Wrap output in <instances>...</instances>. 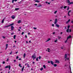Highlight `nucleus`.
<instances>
[{"instance_id":"nucleus-61","label":"nucleus","mask_w":73,"mask_h":73,"mask_svg":"<svg viewBox=\"0 0 73 73\" xmlns=\"http://www.w3.org/2000/svg\"><path fill=\"white\" fill-rule=\"evenodd\" d=\"M48 63H50V61H48Z\"/></svg>"},{"instance_id":"nucleus-25","label":"nucleus","mask_w":73,"mask_h":73,"mask_svg":"<svg viewBox=\"0 0 73 73\" xmlns=\"http://www.w3.org/2000/svg\"><path fill=\"white\" fill-rule=\"evenodd\" d=\"M16 35H14V36L13 38L14 39H16Z\"/></svg>"},{"instance_id":"nucleus-40","label":"nucleus","mask_w":73,"mask_h":73,"mask_svg":"<svg viewBox=\"0 0 73 73\" xmlns=\"http://www.w3.org/2000/svg\"><path fill=\"white\" fill-rule=\"evenodd\" d=\"M69 9V6H68V7L67 8V11H68Z\"/></svg>"},{"instance_id":"nucleus-26","label":"nucleus","mask_w":73,"mask_h":73,"mask_svg":"<svg viewBox=\"0 0 73 73\" xmlns=\"http://www.w3.org/2000/svg\"><path fill=\"white\" fill-rule=\"evenodd\" d=\"M43 68H44V69H46V66L45 65H44L43 66Z\"/></svg>"},{"instance_id":"nucleus-41","label":"nucleus","mask_w":73,"mask_h":73,"mask_svg":"<svg viewBox=\"0 0 73 73\" xmlns=\"http://www.w3.org/2000/svg\"><path fill=\"white\" fill-rule=\"evenodd\" d=\"M33 28L34 29H37V28L36 27H33Z\"/></svg>"},{"instance_id":"nucleus-53","label":"nucleus","mask_w":73,"mask_h":73,"mask_svg":"<svg viewBox=\"0 0 73 73\" xmlns=\"http://www.w3.org/2000/svg\"><path fill=\"white\" fill-rule=\"evenodd\" d=\"M35 5L36 6H37V4H35Z\"/></svg>"},{"instance_id":"nucleus-4","label":"nucleus","mask_w":73,"mask_h":73,"mask_svg":"<svg viewBox=\"0 0 73 73\" xmlns=\"http://www.w3.org/2000/svg\"><path fill=\"white\" fill-rule=\"evenodd\" d=\"M14 28H15V27H14L13 26H11V31H13Z\"/></svg>"},{"instance_id":"nucleus-23","label":"nucleus","mask_w":73,"mask_h":73,"mask_svg":"<svg viewBox=\"0 0 73 73\" xmlns=\"http://www.w3.org/2000/svg\"><path fill=\"white\" fill-rule=\"evenodd\" d=\"M25 56H26V54L24 53L23 55V57L24 58H25Z\"/></svg>"},{"instance_id":"nucleus-16","label":"nucleus","mask_w":73,"mask_h":73,"mask_svg":"<svg viewBox=\"0 0 73 73\" xmlns=\"http://www.w3.org/2000/svg\"><path fill=\"white\" fill-rule=\"evenodd\" d=\"M24 66H23V68H22V70H21L22 72H23V70H24Z\"/></svg>"},{"instance_id":"nucleus-50","label":"nucleus","mask_w":73,"mask_h":73,"mask_svg":"<svg viewBox=\"0 0 73 73\" xmlns=\"http://www.w3.org/2000/svg\"><path fill=\"white\" fill-rule=\"evenodd\" d=\"M69 68H70V70H71V68L70 67V65L69 66Z\"/></svg>"},{"instance_id":"nucleus-55","label":"nucleus","mask_w":73,"mask_h":73,"mask_svg":"<svg viewBox=\"0 0 73 73\" xmlns=\"http://www.w3.org/2000/svg\"><path fill=\"white\" fill-rule=\"evenodd\" d=\"M47 50H50V48H47Z\"/></svg>"},{"instance_id":"nucleus-28","label":"nucleus","mask_w":73,"mask_h":73,"mask_svg":"<svg viewBox=\"0 0 73 73\" xmlns=\"http://www.w3.org/2000/svg\"><path fill=\"white\" fill-rule=\"evenodd\" d=\"M15 9L16 11H17L18 10H19V8H15Z\"/></svg>"},{"instance_id":"nucleus-18","label":"nucleus","mask_w":73,"mask_h":73,"mask_svg":"<svg viewBox=\"0 0 73 73\" xmlns=\"http://www.w3.org/2000/svg\"><path fill=\"white\" fill-rule=\"evenodd\" d=\"M65 56H64V58H67V54H66L65 55Z\"/></svg>"},{"instance_id":"nucleus-10","label":"nucleus","mask_w":73,"mask_h":73,"mask_svg":"<svg viewBox=\"0 0 73 73\" xmlns=\"http://www.w3.org/2000/svg\"><path fill=\"white\" fill-rule=\"evenodd\" d=\"M71 37H72V36L70 35L69 36H68L67 38V40H68V38H70Z\"/></svg>"},{"instance_id":"nucleus-58","label":"nucleus","mask_w":73,"mask_h":73,"mask_svg":"<svg viewBox=\"0 0 73 73\" xmlns=\"http://www.w3.org/2000/svg\"><path fill=\"white\" fill-rule=\"evenodd\" d=\"M62 33H62V32H61L60 33V35H62Z\"/></svg>"},{"instance_id":"nucleus-14","label":"nucleus","mask_w":73,"mask_h":73,"mask_svg":"<svg viewBox=\"0 0 73 73\" xmlns=\"http://www.w3.org/2000/svg\"><path fill=\"white\" fill-rule=\"evenodd\" d=\"M73 4V2H70V3L68 4V5H70V4Z\"/></svg>"},{"instance_id":"nucleus-21","label":"nucleus","mask_w":73,"mask_h":73,"mask_svg":"<svg viewBox=\"0 0 73 73\" xmlns=\"http://www.w3.org/2000/svg\"><path fill=\"white\" fill-rule=\"evenodd\" d=\"M14 25V23H12L10 25H9V26H12V25Z\"/></svg>"},{"instance_id":"nucleus-20","label":"nucleus","mask_w":73,"mask_h":73,"mask_svg":"<svg viewBox=\"0 0 73 73\" xmlns=\"http://www.w3.org/2000/svg\"><path fill=\"white\" fill-rule=\"evenodd\" d=\"M4 19H3L1 21V23H4Z\"/></svg>"},{"instance_id":"nucleus-43","label":"nucleus","mask_w":73,"mask_h":73,"mask_svg":"<svg viewBox=\"0 0 73 73\" xmlns=\"http://www.w3.org/2000/svg\"><path fill=\"white\" fill-rule=\"evenodd\" d=\"M71 31H72V30H71V29H70V30H69V32H70H70H71Z\"/></svg>"},{"instance_id":"nucleus-63","label":"nucleus","mask_w":73,"mask_h":73,"mask_svg":"<svg viewBox=\"0 0 73 73\" xmlns=\"http://www.w3.org/2000/svg\"><path fill=\"white\" fill-rule=\"evenodd\" d=\"M33 64H35V62H33Z\"/></svg>"},{"instance_id":"nucleus-8","label":"nucleus","mask_w":73,"mask_h":73,"mask_svg":"<svg viewBox=\"0 0 73 73\" xmlns=\"http://www.w3.org/2000/svg\"><path fill=\"white\" fill-rule=\"evenodd\" d=\"M5 68H9V66H6L5 67Z\"/></svg>"},{"instance_id":"nucleus-46","label":"nucleus","mask_w":73,"mask_h":73,"mask_svg":"<svg viewBox=\"0 0 73 73\" xmlns=\"http://www.w3.org/2000/svg\"><path fill=\"white\" fill-rule=\"evenodd\" d=\"M58 38H59V39H60V38H61V37L60 36H58Z\"/></svg>"},{"instance_id":"nucleus-51","label":"nucleus","mask_w":73,"mask_h":73,"mask_svg":"<svg viewBox=\"0 0 73 73\" xmlns=\"http://www.w3.org/2000/svg\"><path fill=\"white\" fill-rule=\"evenodd\" d=\"M52 34L53 35H54V34H55V32H54L52 33Z\"/></svg>"},{"instance_id":"nucleus-22","label":"nucleus","mask_w":73,"mask_h":73,"mask_svg":"<svg viewBox=\"0 0 73 73\" xmlns=\"http://www.w3.org/2000/svg\"><path fill=\"white\" fill-rule=\"evenodd\" d=\"M57 64H54V67H56L57 66Z\"/></svg>"},{"instance_id":"nucleus-6","label":"nucleus","mask_w":73,"mask_h":73,"mask_svg":"<svg viewBox=\"0 0 73 73\" xmlns=\"http://www.w3.org/2000/svg\"><path fill=\"white\" fill-rule=\"evenodd\" d=\"M8 44H6V46H5L6 48H5V50H7V48L8 47Z\"/></svg>"},{"instance_id":"nucleus-9","label":"nucleus","mask_w":73,"mask_h":73,"mask_svg":"<svg viewBox=\"0 0 73 73\" xmlns=\"http://www.w3.org/2000/svg\"><path fill=\"white\" fill-rule=\"evenodd\" d=\"M35 2L39 3H40V1H38V0H36L35 1Z\"/></svg>"},{"instance_id":"nucleus-34","label":"nucleus","mask_w":73,"mask_h":73,"mask_svg":"<svg viewBox=\"0 0 73 73\" xmlns=\"http://www.w3.org/2000/svg\"><path fill=\"white\" fill-rule=\"evenodd\" d=\"M42 70H43V68L42 67L40 69V70L42 71Z\"/></svg>"},{"instance_id":"nucleus-35","label":"nucleus","mask_w":73,"mask_h":73,"mask_svg":"<svg viewBox=\"0 0 73 73\" xmlns=\"http://www.w3.org/2000/svg\"><path fill=\"white\" fill-rule=\"evenodd\" d=\"M57 11H55V12H54V14H56V13H57Z\"/></svg>"},{"instance_id":"nucleus-52","label":"nucleus","mask_w":73,"mask_h":73,"mask_svg":"<svg viewBox=\"0 0 73 73\" xmlns=\"http://www.w3.org/2000/svg\"><path fill=\"white\" fill-rule=\"evenodd\" d=\"M19 58V56H17V59H18Z\"/></svg>"},{"instance_id":"nucleus-60","label":"nucleus","mask_w":73,"mask_h":73,"mask_svg":"<svg viewBox=\"0 0 73 73\" xmlns=\"http://www.w3.org/2000/svg\"><path fill=\"white\" fill-rule=\"evenodd\" d=\"M19 66H21V64H19Z\"/></svg>"},{"instance_id":"nucleus-19","label":"nucleus","mask_w":73,"mask_h":73,"mask_svg":"<svg viewBox=\"0 0 73 73\" xmlns=\"http://www.w3.org/2000/svg\"><path fill=\"white\" fill-rule=\"evenodd\" d=\"M50 40V38H49L48 40H46V42H48V41H49Z\"/></svg>"},{"instance_id":"nucleus-44","label":"nucleus","mask_w":73,"mask_h":73,"mask_svg":"<svg viewBox=\"0 0 73 73\" xmlns=\"http://www.w3.org/2000/svg\"><path fill=\"white\" fill-rule=\"evenodd\" d=\"M27 66L28 67V68H29L30 66H29V64H27Z\"/></svg>"},{"instance_id":"nucleus-62","label":"nucleus","mask_w":73,"mask_h":73,"mask_svg":"<svg viewBox=\"0 0 73 73\" xmlns=\"http://www.w3.org/2000/svg\"><path fill=\"white\" fill-rule=\"evenodd\" d=\"M12 51L11 52V53H10V54H12Z\"/></svg>"},{"instance_id":"nucleus-11","label":"nucleus","mask_w":73,"mask_h":73,"mask_svg":"<svg viewBox=\"0 0 73 73\" xmlns=\"http://www.w3.org/2000/svg\"><path fill=\"white\" fill-rule=\"evenodd\" d=\"M51 64H52V65H53L54 64V62H53V61L51 60L50 61Z\"/></svg>"},{"instance_id":"nucleus-39","label":"nucleus","mask_w":73,"mask_h":73,"mask_svg":"<svg viewBox=\"0 0 73 73\" xmlns=\"http://www.w3.org/2000/svg\"><path fill=\"white\" fill-rule=\"evenodd\" d=\"M24 32H23L21 33V35H24Z\"/></svg>"},{"instance_id":"nucleus-49","label":"nucleus","mask_w":73,"mask_h":73,"mask_svg":"<svg viewBox=\"0 0 73 73\" xmlns=\"http://www.w3.org/2000/svg\"><path fill=\"white\" fill-rule=\"evenodd\" d=\"M70 12H71V10L69 11L68 12V13H70Z\"/></svg>"},{"instance_id":"nucleus-3","label":"nucleus","mask_w":73,"mask_h":73,"mask_svg":"<svg viewBox=\"0 0 73 73\" xmlns=\"http://www.w3.org/2000/svg\"><path fill=\"white\" fill-rule=\"evenodd\" d=\"M55 63H60V62L58 60H55Z\"/></svg>"},{"instance_id":"nucleus-57","label":"nucleus","mask_w":73,"mask_h":73,"mask_svg":"<svg viewBox=\"0 0 73 73\" xmlns=\"http://www.w3.org/2000/svg\"><path fill=\"white\" fill-rule=\"evenodd\" d=\"M25 37H26V38H27V35H25Z\"/></svg>"},{"instance_id":"nucleus-33","label":"nucleus","mask_w":73,"mask_h":73,"mask_svg":"<svg viewBox=\"0 0 73 73\" xmlns=\"http://www.w3.org/2000/svg\"><path fill=\"white\" fill-rule=\"evenodd\" d=\"M2 63L3 64H5V61H3V62Z\"/></svg>"},{"instance_id":"nucleus-2","label":"nucleus","mask_w":73,"mask_h":73,"mask_svg":"<svg viewBox=\"0 0 73 73\" xmlns=\"http://www.w3.org/2000/svg\"><path fill=\"white\" fill-rule=\"evenodd\" d=\"M16 17L15 15H12L11 17V19H15Z\"/></svg>"},{"instance_id":"nucleus-42","label":"nucleus","mask_w":73,"mask_h":73,"mask_svg":"<svg viewBox=\"0 0 73 73\" xmlns=\"http://www.w3.org/2000/svg\"><path fill=\"white\" fill-rule=\"evenodd\" d=\"M64 8V6H62L61 7H60V8L61 9H62V8Z\"/></svg>"},{"instance_id":"nucleus-1","label":"nucleus","mask_w":73,"mask_h":73,"mask_svg":"<svg viewBox=\"0 0 73 73\" xmlns=\"http://www.w3.org/2000/svg\"><path fill=\"white\" fill-rule=\"evenodd\" d=\"M32 58H33V60L35 59V58H36V56L35 55H33L32 56Z\"/></svg>"},{"instance_id":"nucleus-56","label":"nucleus","mask_w":73,"mask_h":73,"mask_svg":"<svg viewBox=\"0 0 73 73\" xmlns=\"http://www.w3.org/2000/svg\"><path fill=\"white\" fill-rule=\"evenodd\" d=\"M48 5H50V3L49 2L48 3Z\"/></svg>"},{"instance_id":"nucleus-54","label":"nucleus","mask_w":73,"mask_h":73,"mask_svg":"<svg viewBox=\"0 0 73 73\" xmlns=\"http://www.w3.org/2000/svg\"><path fill=\"white\" fill-rule=\"evenodd\" d=\"M63 48H64V47H61V49H63Z\"/></svg>"},{"instance_id":"nucleus-30","label":"nucleus","mask_w":73,"mask_h":73,"mask_svg":"<svg viewBox=\"0 0 73 73\" xmlns=\"http://www.w3.org/2000/svg\"><path fill=\"white\" fill-rule=\"evenodd\" d=\"M38 57H37L36 58V60L37 61H38Z\"/></svg>"},{"instance_id":"nucleus-13","label":"nucleus","mask_w":73,"mask_h":73,"mask_svg":"<svg viewBox=\"0 0 73 73\" xmlns=\"http://www.w3.org/2000/svg\"><path fill=\"white\" fill-rule=\"evenodd\" d=\"M70 19H69L66 22V24H68V23H69L70 22Z\"/></svg>"},{"instance_id":"nucleus-36","label":"nucleus","mask_w":73,"mask_h":73,"mask_svg":"<svg viewBox=\"0 0 73 73\" xmlns=\"http://www.w3.org/2000/svg\"><path fill=\"white\" fill-rule=\"evenodd\" d=\"M41 56H40L39 57V60H40V59H41Z\"/></svg>"},{"instance_id":"nucleus-38","label":"nucleus","mask_w":73,"mask_h":73,"mask_svg":"<svg viewBox=\"0 0 73 73\" xmlns=\"http://www.w3.org/2000/svg\"><path fill=\"white\" fill-rule=\"evenodd\" d=\"M2 37L3 38H4V39H5V37L4 36H3Z\"/></svg>"},{"instance_id":"nucleus-37","label":"nucleus","mask_w":73,"mask_h":73,"mask_svg":"<svg viewBox=\"0 0 73 73\" xmlns=\"http://www.w3.org/2000/svg\"><path fill=\"white\" fill-rule=\"evenodd\" d=\"M66 7H67V6H65L64 7V9H65V8H66Z\"/></svg>"},{"instance_id":"nucleus-15","label":"nucleus","mask_w":73,"mask_h":73,"mask_svg":"<svg viewBox=\"0 0 73 73\" xmlns=\"http://www.w3.org/2000/svg\"><path fill=\"white\" fill-rule=\"evenodd\" d=\"M66 2L68 3V4H69L70 2L69 0H67Z\"/></svg>"},{"instance_id":"nucleus-64","label":"nucleus","mask_w":73,"mask_h":73,"mask_svg":"<svg viewBox=\"0 0 73 73\" xmlns=\"http://www.w3.org/2000/svg\"><path fill=\"white\" fill-rule=\"evenodd\" d=\"M71 23H72V24H73V21H72L71 22Z\"/></svg>"},{"instance_id":"nucleus-17","label":"nucleus","mask_w":73,"mask_h":73,"mask_svg":"<svg viewBox=\"0 0 73 73\" xmlns=\"http://www.w3.org/2000/svg\"><path fill=\"white\" fill-rule=\"evenodd\" d=\"M69 29H67V30L66 31V32H68V33H69Z\"/></svg>"},{"instance_id":"nucleus-24","label":"nucleus","mask_w":73,"mask_h":73,"mask_svg":"<svg viewBox=\"0 0 73 73\" xmlns=\"http://www.w3.org/2000/svg\"><path fill=\"white\" fill-rule=\"evenodd\" d=\"M18 23H21V20H19L17 22Z\"/></svg>"},{"instance_id":"nucleus-29","label":"nucleus","mask_w":73,"mask_h":73,"mask_svg":"<svg viewBox=\"0 0 73 73\" xmlns=\"http://www.w3.org/2000/svg\"><path fill=\"white\" fill-rule=\"evenodd\" d=\"M9 27V25L7 26H5L4 27L5 28H7V27Z\"/></svg>"},{"instance_id":"nucleus-48","label":"nucleus","mask_w":73,"mask_h":73,"mask_svg":"<svg viewBox=\"0 0 73 73\" xmlns=\"http://www.w3.org/2000/svg\"><path fill=\"white\" fill-rule=\"evenodd\" d=\"M14 1H15L14 0H12V3H13Z\"/></svg>"},{"instance_id":"nucleus-45","label":"nucleus","mask_w":73,"mask_h":73,"mask_svg":"<svg viewBox=\"0 0 73 73\" xmlns=\"http://www.w3.org/2000/svg\"><path fill=\"white\" fill-rule=\"evenodd\" d=\"M54 24H52V27H54Z\"/></svg>"},{"instance_id":"nucleus-47","label":"nucleus","mask_w":73,"mask_h":73,"mask_svg":"<svg viewBox=\"0 0 73 73\" xmlns=\"http://www.w3.org/2000/svg\"><path fill=\"white\" fill-rule=\"evenodd\" d=\"M68 15L69 16H70V15L69 14V13H68Z\"/></svg>"},{"instance_id":"nucleus-12","label":"nucleus","mask_w":73,"mask_h":73,"mask_svg":"<svg viewBox=\"0 0 73 73\" xmlns=\"http://www.w3.org/2000/svg\"><path fill=\"white\" fill-rule=\"evenodd\" d=\"M56 27H57L58 28H59L60 27V25H58L57 24H56Z\"/></svg>"},{"instance_id":"nucleus-31","label":"nucleus","mask_w":73,"mask_h":73,"mask_svg":"<svg viewBox=\"0 0 73 73\" xmlns=\"http://www.w3.org/2000/svg\"><path fill=\"white\" fill-rule=\"evenodd\" d=\"M67 28H68V29H69V28H70V25H68V26L67 27Z\"/></svg>"},{"instance_id":"nucleus-5","label":"nucleus","mask_w":73,"mask_h":73,"mask_svg":"<svg viewBox=\"0 0 73 73\" xmlns=\"http://www.w3.org/2000/svg\"><path fill=\"white\" fill-rule=\"evenodd\" d=\"M57 19H55V21L54 22V24H56L57 23Z\"/></svg>"},{"instance_id":"nucleus-7","label":"nucleus","mask_w":73,"mask_h":73,"mask_svg":"<svg viewBox=\"0 0 73 73\" xmlns=\"http://www.w3.org/2000/svg\"><path fill=\"white\" fill-rule=\"evenodd\" d=\"M42 7V5H41L40 4H39L36 7Z\"/></svg>"},{"instance_id":"nucleus-32","label":"nucleus","mask_w":73,"mask_h":73,"mask_svg":"<svg viewBox=\"0 0 73 73\" xmlns=\"http://www.w3.org/2000/svg\"><path fill=\"white\" fill-rule=\"evenodd\" d=\"M68 39H67V40L65 41V43H66V42H67V41H68Z\"/></svg>"},{"instance_id":"nucleus-27","label":"nucleus","mask_w":73,"mask_h":73,"mask_svg":"<svg viewBox=\"0 0 73 73\" xmlns=\"http://www.w3.org/2000/svg\"><path fill=\"white\" fill-rule=\"evenodd\" d=\"M57 42V38H56V40L54 41L55 42Z\"/></svg>"},{"instance_id":"nucleus-59","label":"nucleus","mask_w":73,"mask_h":73,"mask_svg":"<svg viewBox=\"0 0 73 73\" xmlns=\"http://www.w3.org/2000/svg\"><path fill=\"white\" fill-rule=\"evenodd\" d=\"M7 61H9V59H8V58H7Z\"/></svg>"}]
</instances>
